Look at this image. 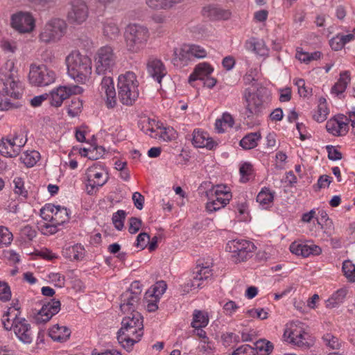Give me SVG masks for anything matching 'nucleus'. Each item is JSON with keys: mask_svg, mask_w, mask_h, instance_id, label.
<instances>
[{"mask_svg": "<svg viewBox=\"0 0 355 355\" xmlns=\"http://www.w3.org/2000/svg\"><path fill=\"white\" fill-rule=\"evenodd\" d=\"M136 309L125 313L127 315L123 318L121 327L117 331V340L127 352H130L144 335L143 317Z\"/></svg>", "mask_w": 355, "mask_h": 355, "instance_id": "f257e3e1", "label": "nucleus"}, {"mask_svg": "<svg viewBox=\"0 0 355 355\" xmlns=\"http://www.w3.org/2000/svg\"><path fill=\"white\" fill-rule=\"evenodd\" d=\"M68 73L76 82L85 83L92 73V60L89 56L78 51H72L67 58Z\"/></svg>", "mask_w": 355, "mask_h": 355, "instance_id": "f03ea898", "label": "nucleus"}, {"mask_svg": "<svg viewBox=\"0 0 355 355\" xmlns=\"http://www.w3.org/2000/svg\"><path fill=\"white\" fill-rule=\"evenodd\" d=\"M0 84V110L7 111L20 107L19 103L12 102V99L17 100L21 96L19 83L10 74L1 78Z\"/></svg>", "mask_w": 355, "mask_h": 355, "instance_id": "7ed1b4c3", "label": "nucleus"}, {"mask_svg": "<svg viewBox=\"0 0 355 355\" xmlns=\"http://www.w3.org/2000/svg\"><path fill=\"white\" fill-rule=\"evenodd\" d=\"M123 37L127 50L136 53L145 48L150 37V32L146 26L130 24L125 28Z\"/></svg>", "mask_w": 355, "mask_h": 355, "instance_id": "20e7f679", "label": "nucleus"}, {"mask_svg": "<svg viewBox=\"0 0 355 355\" xmlns=\"http://www.w3.org/2000/svg\"><path fill=\"white\" fill-rule=\"evenodd\" d=\"M139 83L132 71H127L118 78V96L120 101L125 105H132L139 96Z\"/></svg>", "mask_w": 355, "mask_h": 355, "instance_id": "39448f33", "label": "nucleus"}, {"mask_svg": "<svg viewBox=\"0 0 355 355\" xmlns=\"http://www.w3.org/2000/svg\"><path fill=\"white\" fill-rule=\"evenodd\" d=\"M116 56L109 45L101 47L94 56L95 72L98 75L112 74Z\"/></svg>", "mask_w": 355, "mask_h": 355, "instance_id": "423d86ee", "label": "nucleus"}, {"mask_svg": "<svg viewBox=\"0 0 355 355\" xmlns=\"http://www.w3.org/2000/svg\"><path fill=\"white\" fill-rule=\"evenodd\" d=\"M256 247L254 244L246 240L230 241L226 251L232 253V261L235 263L245 261L252 257Z\"/></svg>", "mask_w": 355, "mask_h": 355, "instance_id": "0eeeda50", "label": "nucleus"}, {"mask_svg": "<svg viewBox=\"0 0 355 355\" xmlns=\"http://www.w3.org/2000/svg\"><path fill=\"white\" fill-rule=\"evenodd\" d=\"M55 78V73L46 65L31 64L28 80L32 85L45 87L54 83Z\"/></svg>", "mask_w": 355, "mask_h": 355, "instance_id": "6e6552de", "label": "nucleus"}, {"mask_svg": "<svg viewBox=\"0 0 355 355\" xmlns=\"http://www.w3.org/2000/svg\"><path fill=\"white\" fill-rule=\"evenodd\" d=\"M67 24L60 18L49 21L40 34V40L45 43L56 42L63 37L66 32Z\"/></svg>", "mask_w": 355, "mask_h": 355, "instance_id": "1a4fd4ad", "label": "nucleus"}, {"mask_svg": "<svg viewBox=\"0 0 355 355\" xmlns=\"http://www.w3.org/2000/svg\"><path fill=\"white\" fill-rule=\"evenodd\" d=\"M267 93L266 88L258 89L254 93L250 94L246 96V112L247 118H253L254 116L261 115L266 108L265 96Z\"/></svg>", "mask_w": 355, "mask_h": 355, "instance_id": "9d476101", "label": "nucleus"}, {"mask_svg": "<svg viewBox=\"0 0 355 355\" xmlns=\"http://www.w3.org/2000/svg\"><path fill=\"white\" fill-rule=\"evenodd\" d=\"M141 289L139 282L132 283L130 288L121 295L120 309L125 313L137 309Z\"/></svg>", "mask_w": 355, "mask_h": 355, "instance_id": "9b49d317", "label": "nucleus"}, {"mask_svg": "<svg viewBox=\"0 0 355 355\" xmlns=\"http://www.w3.org/2000/svg\"><path fill=\"white\" fill-rule=\"evenodd\" d=\"M86 175L89 182L87 184V192L89 195L93 194L95 188L102 187L109 179L108 174L96 164L87 168Z\"/></svg>", "mask_w": 355, "mask_h": 355, "instance_id": "f8f14e48", "label": "nucleus"}, {"mask_svg": "<svg viewBox=\"0 0 355 355\" xmlns=\"http://www.w3.org/2000/svg\"><path fill=\"white\" fill-rule=\"evenodd\" d=\"M60 300L53 299L51 302L44 304L42 308L35 312L33 311V322L37 324H44L60 310Z\"/></svg>", "mask_w": 355, "mask_h": 355, "instance_id": "ddd939ff", "label": "nucleus"}, {"mask_svg": "<svg viewBox=\"0 0 355 355\" xmlns=\"http://www.w3.org/2000/svg\"><path fill=\"white\" fill-rule=\"evenodd\" d=\"M12 27L19 33H29L35 27V20L29 12H19L11 17Z\"/></svg>", "mask_w": 355, "mask_h": 355, "instance_id": "4468645a", "label": "nucleus"}, {"mask_svg": "<svg viewBox=\"0 0 355 355\" xmlns=\"http://www.w3.org/2000/svg\"><path fill=\"white\" fill-rule=\"evenodd\" d=\"M88 7L83 0H72L68 19L72 23L81 24L88 17Z\"/></svg>", "mask_w": 355, "mask_h": 355, "instance_id": "2eb2a0df", "label": "nucleus"}, {"mask_svg": "<svg viewBox=\"0 0 355 355\" xmlns=\"http://www.w3.org/2000/svg\"><path fill=\"white\" fill-rule=\"evenodd\" d=\"M13 330L17 337L22 343L30 344L32 342L33 336L31 325L25 318L15 315L13 320Z\"/></svg>", "mask_w": 355, "mask_h": 355, "instance_id": "dca6fc26", "label": "nucleus"}, {"mask_svg": "<svg viewBox=\"0 0 355 355\" xmlns=\"http://www.w3.org/2000/svg\"><path fill=\"white\" fill-rule=\"evenodd\" d=\"M82 88L78 86L68 87L60 86L56 89L51 91L50 95V103L52 106L59 107L64 100L68 98L71 94L80 93Z\"/></svg>", "mask_w": 355, "mask_h": 355, "instance_id": "f3484780", "label": "nucleus"}, {"mask_svg": "<svg viewBox=\"0 0 355 355\" xmlns=\"http://www.w3.org/2000/svg\"><path fill=\"white\" fill-rule=\"evenodd\" d=\"M46 211L51 214L50 223L53 224L61 225L69 220V210L60 205H48L40 210L41 215L44 214Z\"/></svg>", "mask_w": 355, "mask_h": 355, "instance_id": "a211bd4d", "label": "nucleus"}, {"mask_svg": "<svg viewBox=\"0 0 355 355\" xmlns=\"http://www.w3.org/2000/svg\"><path fill=\"white\" fill-rule=\"evenodd\" d=\"M111 74L103 75V78L100 85V91L106 96V105L108 108H112L116 105V92Z\"/></svg>", "mask_w": 355, "mask_h": 355, "instance_id": "6ab92c4d", "label": "nucleus"}, {"mask_svg": "<svg viewBox=\"0 0 355 355\" xmlns=\"http://www.w3.org/2000/svg\"><path fill=\"white\" fill-rule=\"evenodd\" d=\"M202 15L211 20H227L231 17L229 10L223 9L217 6L209 5L203 8Z\"/></svg>", "mask_w": 355, "mask_h": 355, "instance_id": "aec40b11", "label": "nucleus"}, {"mask_svg": "<svg viewBox=\"0 0 355 355\" xmlns=\"http://www.w3.org/2000/svg\"><path fill=\"white\" fill-rule=\"evenodd\" d=\"M193 58V54L190 50V45L183 44L180 48L174 50L173 64L178 67L185 66Z\"/></svg>", "mask_w": 355, "mask_h": 355, "instance_id": "412c9836", "label": "nucleus"}, {"mask_svg": "<svg viewBox=\"0 0 355 355\" xmlns=\"http://www.w3.org/2000/svg\"><path fill=\"white\" fill-rule=\"evenodd\" d=\"M148 72L157 83H160L162 78L166 74V68L160 60L151 59L147 64Z\"/></svg>", "mask_w": 355, "mask_h": 355, "instance_id": "4be33fe9", "label": "nucleus"}, {"mask_svg": "<svg viewBox=\"0 0 355 355\" xmlns=\"http://www.w3.org/2000/svg\"><path fill=\"white\" fill-rule=\"evenodd\" d=\"M284 336L290 339V343L297 345L298 347H308L309 346L306 341V336L307 334L304 330H297V328L286 329L284 331Z\"/></svg>", "mask_w": 355, "mask_h": 355, "instance_id": "5701e85b", "label": "nucleus"}, {"mask_svg": "<svg viewBox=\"0 0 355 355\" xmlns=\"http://www.w3.org/2000/svg\"><path fill=\"white\" fill-rule=\"evenodd\" d=\"M192 144L196 148H207L212 150L217 144L206 132L194 130L193 132Z\"/></svg>", "mask_w": 355, "mask_h": 355, "instance_id": "b1692460", "label": "nucleus"}, {"mask_svg": "<svg viewBox=\"0 0 355 355\" xmlns=\"http://www.w3.org/2000/svg\"><path fill=\"white\" fill-rule=\"evenodd\" d=\"M103 34L107 40H115L120 35V28L112 19H106L103 22Z\"/></svg>", "mask_w": 355, "mask_h": 355, "instance_id": "393cba45", "label": "nucleus"}, {"mask_svg": "<svg viewBox=\"0 0 355 355\" xmlns=\"http://www.w3.org/2000/svg\"><path fill=\"white\" fill-rule=\"evenodd\" d=\"M213 71V68L207 62H203L198 64L193 72L189 76V82H192L200 80H204L207 76H209Z\"/></svg>", "mask_w": 355, "mask_h": 355, "instance_id": "a878e982", "label": "nucleus"}, {"mask_svg": "<svg viewBox=\"0 0 355 355\" xmlns=\"http://www.w3.org/2000/svg\"><path fill=\"white\" fill-rule=\"evenodd\" d=\"M49 334L53 340L63 343L69 338L71 331L65 326L56 324L50 329Z\"/></svg>", "mask_w": 355, "mask_h": 355, "instance_id": "bb28decb", "label": "nucleus"}, {"mask_svg": "<svg viewBox=\"0 0 355 355\" xmlns=\"http://www.w3.org/2000/svg\"><path fill=\"white\" fill-rule=\"evenodd\" d=\"M350 80V75L348 71L341 72L339 79L331 89V93L336 95L343 93L349 83Z\"/></svg>", "mask_w": 355, "mask_h": 355, "instance_id": "cd10ccee", "label": "nucleus"}, {"mask_svg": "<svg viewBox=\"0 0 355 355\" xmlns=\"http://www.w3.org/2000/svg\"><path fill=\"white\" fill-rule=\"evenodd\" d=\"M182 0H145L147 6L154 10H168Z\"/></svg>", "mask_w": 355, "mask_h": 355, "instance_id": "c85d7f7f", "label": "nucleus"}, {"mask_svg": "<svg viewBox=\"0 0 355 355\" xmlns=\"http://www.w3.org/2000/svg\"><path fill=\"white\" fill-rule=\"evenodd\" d=\"M84 248L79 244L67 246L62 250L63 255L68 259L80 260L84 257Z\"/></svg>", "mask_w": 355, "mask_h": 355, "instance_id": "c756f323", "label": "nucleus"}, {"mask_svg": "<svg viewBox=\"0 0 355 355\" xmlns=\"http://www.w3.org/2000/svg\"><path fill=\"white\" fill-rule=\"evenodd\" d=\"M246 45L248 49L261 56L268 55V49H267L265 42L263 40L252 38L247 42Z\"/></svg>", "mask_w": 355, "mask_h": 355, "instance_id": "7c9ffc66", "label": "nucleus"}, {"mask_svg": "<svg viewBox=\"0 0 355 355\" xmlns=\"http://www.w3.org/2000/svg\"><path fill=\"white\" fill-rule=\"evenodd\" d=\"M0 154L7 157H15L17 156V150L14 148L11 139L2 138L0 140Z\"/></svg>", "mask_w": 355, "mask_h": 355, "instance_id": "2f4dec72", "label": "nucleus"}, {"mask_svg": "<svg viewBox=\"0 0 355 355\" xmlns=\"http://www.w3.org/2000/svg\"><path fill=\"white\" fill-rule=\"evenodd\" d=\"M261 136L259 132H251L243 137L239 144L243 149H252L257 146V141L261 139Z\"/></svg>", "mask_w": 355, "mask_h": 355, "instance_id": "473e14b6", "label": "nucleus"}, {"mask_svg": "<svg viewBox=\"0 0 355 355\" xmlns=\"http://www.w3.org/2000/svg\"><path fill=\"white\" fill-rule=\"evenodd\" d=\"M209 322V317L207 313L199 310H195L193 314L191 327L194 329L205 327Z\"/></svg>", "mask_w": 355, "mask_h": 355, "instance_id": "72a5a7b5", "label": "nucleus"}, {"mask_svg": "<svg viewBox=\"0 0 355 355\" xmlns=\"http://www.w3.org/2000/svg\"><path fill=\"white\" fill-rule=\"evenodd\" d=\"M290 250L293 254L296 255H301L303 257H307L311 255V251H309V245L307 244H300L295 242L292 243L290 245Z\"/></svg>", "mask_w": 355, "mask_h": 355, "instance_id": "f704fd0d", "label": "nucleus"}, {"mask_svg": "<svg viewBox=\"0 0 355 355\" xmlns=\"http://www.w3.org/2000/svg\"><path fill=\"white\" fill-rule=\"evenodd\" d=\"M230 199L229 198H221L216 196V200L207 203L206 208L207 211L210 212L216 211L227 205L230 202Z\"/></svg>", "mask_w": 355, "mask_h": 355, "instance_id": "c9c22d12", "label": "nucleus"}, {"mask_svg": "<svg viewBox=\"0 0 355 355\" xmlns=\"http://www.w3.org/2000/svg\"><path fill=\"white\" fill-rule=\"evenodd\" d=\"M342 269L347 279L351 282H355V265L347 260L343 262Z\"/></svg>", "mask_w": 355, "mask_h": 355, "instance_id": "e433bc0d", "label": "nucleus"}, {"mask_svg": "<svg viewBox=\"0 0 355 355\" xmlns=\"http://www.w3.org/2000/svg\"><path fill=\"white\" fill-rule=\"evenodd\" d=\"M82 107V101L78 97H73L68 106V114L71 116H76L80 112Z\"/></svg>", "mask_w": 355, "mask_h": 355, "instance_id": "4c0bfd02", "label": "nucleus"}, {"mask_svg": "<svg viewBox=\"0 0 355 355\" xmlns=\"http://www.w3.org/2000/svg\"><path fill=\"white\" fill-rule=\"evenodd\" d=\"M125 216L126 213L124 210H118L113 214L112 220L116 230H121L123 228Z\"/></svg>", "mask_w": 355, "mask_h": 355, "instance_id": "58836bf2", "label": "nucleus"}, {"mask_svg": "<svg viewBox=\"0 0 355 355\" xmlns=\"http://www.w3.org/2000/svg\"><path fill=\"white\" fill-rule=\"evenodd\" d=\"M273 194L268 189H262L257 196V201L262 205H266L273 200Z\"/></svg>", "mask_w": 355, "mask_h": 355, "instance_id": "ea45409f", "label": "nucleus"}, {"mask_svg": "<svg viewBox=\"0 0 355 355\" xmlns=\"http://www.w3.org/2000/svg\"><path fill=\"white\" fill-rule=\"evenodd\" d=\"M40 158V154L37 151L26 153L20 157L21 162L28 167L33 166Z\"/></svg>", "mask_w": 355, "mask_h": 355, "instance_id": "a19ab883", "label": "nucleus"}, {"mask_svg": "<svg viewBox=\"0 0 355 355\" xmlns=\"http://www.w3.org/2000/svg\"><path fill=\"white\" fill-rule=\"evenodd\" d=\"M12 293L8 283L0 281V301L8 302L11 300Z\"/></svg>", "mask_w": 355, "mask_h": 355, "instance_id": "79ce46f5", "label": "nucleus"}, {"mask_svg": "<svg viewBox=\"0 0 355 355\" xmlns=\"http://www.w3.org/2000/svg\"><path fill=\"white\" fill-rule=\"evenodd\" d=\"M329 114L327 105H318V110L313 114V119L319 123L323 122L327 118Z\"/></svg>", "mask_w": 355, "mask_h": 355, "instance_id": "37998d69", "label": "nucleus"}, {"mask_svg": "<svg viewBox=\"0 0 355 355\" xmlns=\"http://www.w3.org/2000/svg\"><path fill=\"white\" fill-rule=\"evenodd\" d=\"M256 349L260 352L264 351L267 354H270L273 350V345L270 341L259 340L255 343Z\"/></svg>", "mask_w": 355, "mask_h": 355, "instance_id": "c03bdc74", "label": "nucleus"}, {"mask_svg": "<svg viewBox=\"0 0 355 355\" xmlns=\"http://www.w3.org/2000/svg\"><path fill=\"white\" fill-rule=\"evenodd\" d=\"M322 339L325 344L333 349H339L340 343L338 339L331 334H326Z\"/></svg>", "mask_w": 355, "mask_h": 355, "instance_id": "a18cd8bd", "label": "nucleus"}, {"mask_svg": "<svg viewBox=\"0 0 355 355\" xmlns=\"http://www.w3.org/2000/svg\"><path fill=\"white\" fill-rule=\"evenodd\" d=\"M239 171L241 175V181L243 182H246L249 180L248 177L252 173V166L250 163L245 162L240 167Z\"/></svg>", "mask_w": 355, "mask_h": 355, "instance_id": "49530a36", "label": "nucleus"}, {"mask_svg": "<svg viewBox=\"0 0 355 355\" xmlns=\"http://www.w3.org/2000/svg\"><path fill=\"white\" fill-rule=\"evenodd\" d=\"M1 49L6 53H15L17 50L16 43L13 41H9L6 39H2L0 42Z\"/></svg>", "mask_w": 355, "mask_h": 355, "instance_id": "de8ad7c7", "label": "nucleus"}, {"mask_svg": "<svg viewBox=\"0 0 355 355\" xmlns=\"http://www.w3.org/2000/svg\"><path fill=\"white\" fill-rule=\"evenodd\" d=\"M142 225V220L140 218L136 217H131L129 218V227L128 232L133 234H136Z\"/></svg>", "mask_w": 355, "mask_h": 355, "instance_id": "09e8293b", "label": "nucleus"}, {"mask_svg": "<svg viewBox=\"0 0 355 355\" xmlns=\"http://www.w3.org/2000/svg\"><path fill=\"white\" fill-rule=\"evenodd\" d=\"M337 124L338 130L339 132V135H343L347 132V125L349 123V119L343 116H338L337 118Z\"/></svg>", "mask_w": 355, "mask_h": 355, "instance_id": "8fccbe9b", "label": "nucleus"}, {"mask_svg": "<svg viewBox=\"0 0 355 355\" xmlns=\"http://www.w3.org/2000/svg\"><path fill=\"white\" fill-rule=\"evenodd\" d=\"M105 152V148L103 146H95L89 150L88 158L91 160H97L101 157Z\"/></svg>", "mask_w": 355, "mask_h": 355, "instance_id": "3c124183", "label": "nucleus"}, {"mask_svg": "<svg viewBox=\"0 0 355 355\" xmlns=\"http://www.w3.org/2000/svg\"><path fill=\"white\" fill-rule=\"evenodd\" d=\"M166 284L164 281L157 282L153 288V294L150 295L155 296L156 298L164 294L166 289Z\"/></svg>", "mask_w": 355, "mask_h": 355, "instance_id": "603ef678", "label": "nucleus"}, {"mask_svg": "<svg viewBox=\"0 0 355 355\" xmlns=\"http://www.w3.org/2000/svg\"><path fill=\"white\" fill-rule=\"evenodd\" d=\"M328 153V158L333 161L340 160L342 159V153L333 146H327Z\"/></svg>", "mask_w": 355, "mask_h": 355, "instance_id": "864d4df0", "label": "nucleus"}, {"mask_svg": "<svg viewBox=\"0 0 355 355\" xmlns=\"http://www.w3.org/2000/svg\"><path fill=\"white\" fill-rule=\"evenodd\" d=\"M338 126L336 118L329 120L326 123L327 130L334 136H340Z\"/></svg>", "mask_w": 355, "mask_h": 355, "instance_id": "5fc2aeb1", "label": "nucleus"}, {"mask_svg": "<svg viewBox=\"0 0 355 355\" xmlns=\"http://www.w3.org/2000/svg\"><path fill=\"white\" fill-rule=\"evenodd\" d=\"M150 239V237L148 234L146 232H141L137 237L136 246L137 248H141V250H144L147 245L146 240H148V242Z\"/></svg>", "mask_w": 355, "mask_h": 355, "instance_id": "6e6d98bb", "label": "nucleus"}, {"mask_svg": "<svg viewBox=\"0 0 355 355\" xmlns=\"http://www.w3.org/2000/svg\"><path fill=\"white\" fill-rule=\"evenodd\" d=\"M190 50L193 54V58H203L207 55L206 51L198 45H190Z\"/></svg>", "mask_w": 355, "mask_h": 355, "instance_id": "4d7b16f0", "label": "nucleus"}, {"mask_svg": "<svg viewBox=\"0 0 355 355\" xmlns=\"http://www.w3.org/2000/svg\"><path fill=\"white\" fill-rule=\"evenodd\" d=\"M132 199L137 209L141 210L143 209L145 200L144 196L139 192L136 191L133 193Z\"/></svg>", "mask_w": 355, "mask_h": 355, "instance_id": "13d9d810", "label": "nucleus"}, {"mask_svg": "<svg viewBox=\"0 0 355 355\" xmlns=\"http://www.w3.org/2000/svg\"><path fill=\"white\" fill-rule=\"evenodd\" d=\"M246 314L250 317L256 316L261 320H265L268 318V313L265 311L263 309H250L246 311Z\"/></svg>", "mask_w": 355, "mask_h": 355, "instance_id": "bf43d9fd", "label": "nucleus"}, {"mask_svg": "<svg viewBox=\"0 0 355 355\" xmlns=\"http://www.w3.org/2000/svg\"><path fill=\"white\" fill-rule=\"evenodd\" d=\"M10 139L14 145V148H15V150H17L18 155L21 152V148L25 145L26 139H24L22 137L19 138V137L17 135Z\"/></svg>", "mask_w": 355, "mask_h": 355, "instance_id": "052dcab7", "label": "nucleus"}, {"mask_svg": "<svg viewBox=\"0 0 355 355\" xmlns=\"http://www.w3.org/2000/svg\"><path fill=\"white\" fill-rule=\"evenodd\" d=\"M0 235L2 236L3 244L6 245L12 240V234L7 227L0 226Z\"/></svg>", "mask_w": 355, "mask_h": 355, "instance_id": "680f3d73", "label": "nucleus"}, {"mask_svg": "<svg viewBox=\"0 0 355 355\" xmlns=\"http://www.w3.org/2000/svg\"><path fill=\"white\" fill-rule=\"evenodd\" d=\"M15 184V191L16 193L26 196L27 194L26 191H23L24 182L21 178H16L13 181Z\"/></svg>", "mask_w": 355, "mask_h": 355, "instance_id": "e2e57ef3", "label": "nucleus"}, {"mask_svg": "<svg viewBox=\"0 0 355 355\" xmlns=\"http://www.w3.org/2000/svg\"><path fill=\"white\" fill-rule=\"evenodd\" d=\"M331 178L327 175H320L318 178V183H317V189H315V191L320 190L322 188H324L326 186L329 187L330 183L331 182Z\"/></svg>", "mask_w": 355, "mask_h": 355, "instance_id": "0e129e2a", "label": "nucleus"}, {"mask_svg": "<svg viewBox=\"0 0 355 355\" xmlns=\"http://www.w3.org/2000/svg\"><path fill=\"white\" fill-rule=\"evenodd\" d=\"M21 234L28 240H32L36 236V231L30 225L24 227L21 230Z\"/></svg>", "mask_w": 355, "mask_h": 355, "instance_id": "69168bd1", "label": "nucleus"}, {"mask_svg": "<svg viewBox=\"0 0 355 355\" xmlns=\"http://www.w3.org/2000/svg\"><path fill=\"white\" fill-rule=\"evenodd\" d=\"M329 44H330L331 49L334 51H339V50L342 49L343 47L344 46L343 42V40H341L339 35L333 37L329 41Z\"/></svg>", "mask_w": 355, "mask_h": 355, "instance_id": "338daca9", "label": "nucleus"}, {"mask_svg": "<svg viewBox=\"0 0 355 355\" xmlns=\"http://www.w3.org/2000/svg\"><path fill=\"white\" fill-rule=\"evenodd\" d=\"M239 309V306L234 301L229 300L224 306L223 309L227 312V314L232 315V314Z\"/></svg>", "mask_w": 355, "mask_h": 355, "instance_id": "774afa93", "label": "nucleus"}]
</instances>
